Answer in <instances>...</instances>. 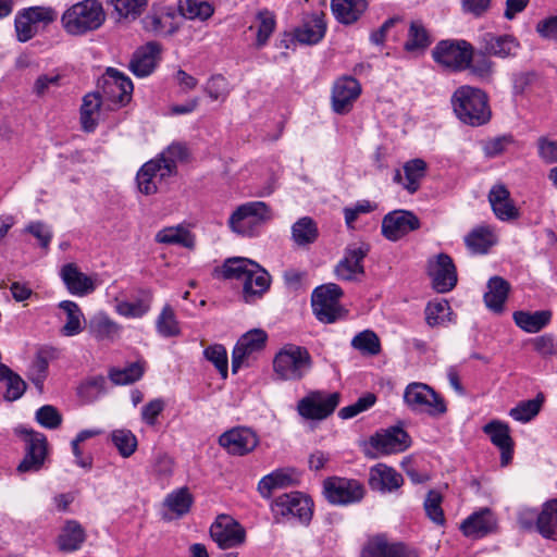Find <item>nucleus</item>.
<instances>
[{
	"instance_id": "3c124183",
	"label": "nucleus",
	"mask_w": 557,
	"mask_h": 557,
	"mask_svg": "<svg viewBox=\"0 0 557 557\" xmlns=\"http://www.w3.org/2000/svg\"><path fill=\"white\" fill-rule=\"evenodd\" d=\"M178 9L186 18L200 21L208 20L214 12L209 2L197 0H180Z\"/></svg>"
},
{
	"instance_id": "9b49d317",
	"label": "nucleus",
	"mask_w": 557,
	"mask_h": 557,
	"mask_svg": "<svg viewBox=\"0 0 557 557\" xmlns=\"http://www.w3.org/2000/svg\"><path fill=\"white\" fill-rule=\"evenodd\" d=\"M323 493L333 505H348L363 498L364 487L357 480L334 476L324 481Z\"/></svg>"
},
{
	"instance_id": "a18cd8bd",
	"label": "nucleus",
	"mask_w": 557,
	"mask_h": 557,
	"mask_svg": "<svg viewBox=\"0 0 557 557\" xmlns=\"http://www.w3.org/2000/svg\"><path fill=\"white\" fill-rule=\"evenodd\" d=\"M85 537V531L82 525L75 520H70L59 536V548L63 552L76 550L82 546Z\"/></svg>"
},
{
	"instance_id": "ea45409f",
	"label": "nucleus",
	"mask_w": 557,
	"mask_h": 557,
	"mask_svg": "<svg viewBox=\"0 0 557 557\" xmlns=\"http://www.w3.org/2000/svg\"><path fill=\"white\" fill-rule=\"evenodd\" d=\"M292 471L278 469L263 476L258 483V491L263 498H270L273 490L293 486L296 480Z\"/></svg>"
},
{
	"instance_id": "f257e3e1",
	"label": "nucleus",
	"mask_w": 557,
	"mask_h": 557,
	"mask_svg": "<svg viewBox=\"0 0 557 557\" xmlns=\"http://www.w3.org/2000/svg\"><path fill=\"white\" fill-rule=\"evenodd\" d=\"M486 94L475 87L461 86L451 97V104L457 117L465 124L480 126L491 119Z\"/></svg>"
},
{
	"instance_id": "c85d7f7f",
	"label": "nucleus",
	"mask_w": 557,
	"mask_h": 557,
	"mask_svg": "<svg viewBox=\"0 0 557 557\" xmlns=\"http://www.w3.org/2000/svg\"><path fill=\"white\" fill-rule=\"evenodd\" d=\"M61 277L67 290L77 296H85L95 290L96 285L91 277L81 272L74 263H67L61 269Z\"/></svg>"
},
{
	"instance_id": "0e129e2a",
	"label": "nucleus",
	"mask_w": 557,
	"mask_h": 557,
	"mask_svg": "<svg viewBox=\"0 0 557 557\" xmlns=\"http://www.w3.org/2000/svg\"><path fill=\"white\" fill-rule=\"evenodd\" d=\"M394 543H388L384 536L370 539L361 550V557H391Z\"/></svg>"
},
{
	"instance_id": "e433bc0d",
	"label": "nucleus",
	"mask_w": 557,
	"mask_h": 557,
	"mask_svg": "<svg viewBox=\"0 0 557 557\" xmlns=\"http://www.w3.org/2000/svg\"><path fill=\"white\" fill-rule=\"evenodd\" d=\"M58 350L53 347H42L38 350L36 358L29 370V380L34 383L37 389L41 393L44 389V382L47 377L49 362L57 358Z\"/></svg>"
},
{
	"instance_id": "7c9ffc66",
	"label": "nucleus",
	"mask_w": 557,
	"mask_h": 557,
	"mask_svg": "<svg viewBox=\"0 0 557 557\" xmlns=\"http://www.w3.org/2000/svg\"><path fill=\"white\" fill-rule=\"evenodd\" d=\"M152 292L150 289H139L138 297L134 301L115 299V311L122 317L138 319L144 317L151 308Z\"/></svg>"
},
{
	"instance_id": "f3484780",
	"label": "nucleus",
	"mask_w": 557,
	"mask_h": 557,
	"mask_svg": "<svg viewBox=\"0 0 557 557\" xmlns=\"http://www.w3.org/2000/svg\"><path fill=\"white\" fill-rule=\"evenodd\" d=\"M429 274L434 289L438 293H447L457 284L456 267L446 253H440L434 261L429 262Z\"/></svg>"
},
{
	"instance_id": "a19ab883",
	"label": "nucleus",
	"mask_w": 557,
	"mask_h": 557,
	"mask_svg": "<svg viewBox=\"0 0 557 557\" xmlns=\"http://www.w3.org/2000/svg\"><path fill=\"white\" fill-rule=\"evenodd\" d=\"M156 242L166 245H180L188 249L195 247V236L182 225L160 230L156 235Z\"/></svg>"
},
{
	"instance_id": "9d476101",
	"label": "nucleus",
	"mask_w": 557,
	"mask_h": 557,
	"mask_svg": "<svg viewBox=\"0 0 557 557\" xmlns=\"http://www.w3.org/2000/svg\"><path fill=\"white\" fill-rule=\"evenodd\" d=\"M271 509L276 519L292 517L307 524L312 518V502L300 492L277 496L272 503Z\"/></svg>"
},
{
	"instance_id": "ddd939ff",
	"label": "nucleus",
	"mask_w": 557,
	"mask_h": 557,
	"mask_svg": "<svg viewBox=\"0 0 557 557\" xmlns=\"http://www.w3.org/2000/svg\"><path fill=\"white\" fill-rule=\"evenodd\" d=\"M212 540L222 549L242 545L246 539L245 529L233 518L221 515L210 527Z\"/></svg>"
},
{
	"instance_id": "6e6552de",
	"label": "nucleus",
	"mask_w": 557,
	"mask_h": 557,
	"mask_svg": "<svg viewBox=\"0 0 557 557\" xmlns=\"http://www.w3.org/2000/svg\"><path fill=\"white\" fill-rule=\"evenodd\" d=\"M404 400L411 410L425 412L432 417L442 416L447 411L444 399L424 383L408 384L404 393Z\"/></svg>"
},
{
	"instance_id": "680f3d73",
	"label": "nucleus",
	"mask_w": 557,
	"mask_h": 557,
	"mask_svg": "<svg viewBox=\"0 0 557 557\" xmlns=\"http://www.w3.org/2000/svg\"><path fill=\"white\" fill-rule=\"evenodd\" d=\"M120 17L135 20L147 5V0H109Z\"/></svg>"
},
{
	"instance_id": "a878e982",
	"label": "nucleus",
	"mask_w": 557,
	"mask_h": 557,
	"mask_svg": "<svg viewBox=\"0 0 557 557\" xmlns=\"http://www.w3.org/2000/svg\"><path fill=\"white\" fill-rule=\"evenodd\" d=\"M161 51V47L156 41H149L145 46L138 48L129 63V70L138 77L150 75L157 65V59Z\"/></svg>"
},
{
	"instance_id": "cd10ccee",
	"label": "nucleus",
	"mask_w": 557,
	"mask_h": 557,
	"mask_svg": "<svg viewBox=\"0 0 557 557\" xmlns=\"http://www.w3.org/2000/svg\"><path fill=\"white\" fill-rule=\"evenodd\" d=\"M403 483L401 474L384 463H379L370 469L369 485L373 491L393 492L398 490Z\"/></svg>"
},
{
	"instance_id": "774afa93",
	"label": "nucleus",
	"mask_w": 557,
	"mask_h": 557,
	"mask_svg": "<svg viewBox=\"0 0 557 557\" xmlns=\"http://www.w3.org/2000/svg\"><path fill=\"white\" fill-rule=\"evenodd\" d=\"M36 421L44 428L54 430L62 423V416L51 405H45L36 411Z\"/></svg>"
},
{
	"instance_id": "5701e85b",
	"label": "nucleus",
	"mask_w": 557,
	"mask_h": 557,
	"mask_svg": "<svg viewBox=\"0 0 557 557\" xmlns=\"http://www.w3.org/2000/svg\"><path fill=\"white\" fill-rule=\"evenodd\" d=\"M370 444L382 454H394L404 451L410 446V436L404 429L393 426L384 433L371 436Z\"/></svg>"
},
{
	"instance_id": "dca6fc26",
	"label": "nucleus",
	"mask_w": 557,
	"mask_h": 557,
	"mask_svg": "<svg viewBox=\"0 0 557 557\" xmlns=\"http://www.w3.org/2000/svg\"><path fill=\"white\" fill-rule=\"evenodd\" d=\"M361 94L360 83L352 76L338 78L332 88V109L337 114H347Z\"/></svg>"
},
{
	"instance_id": "2f4dec72",
	"label": "nucleus",
	"mask_w": 557,
	"mask_h": 557,
	"mask_svg": "<svg viewBox=\"0 0 557 557\" xmlns=\"http://www.w3.org/2000/svg\"><path fill=\"white\" fill-rule=\"evenodd\" d=\"M270 287V275L257 263V269L250 270L243 282V296L246 302H252L261 297Z\"/></svg>"
},
{
	"instance_id": "f704fd0d",
	"label": "nucleus",
	"mask_w": 557,
	"mask_h": 557,
	"mask_svg": "<svg viewBox=\"0 0 557 557\" xmlns=\"http://www.w3.org/2000/svg\"><path fill=\"white\" fill-rule=\"evenodd\" d=\"M367 7V0H332L331 2L334 16L343 24L355 23Z\"/></svg>"
},
{
	"instance_id": "2eb2a0df",
	"label": "nucleus",
	"mask_w": 557,
	"mask_h": 557,
	"mask_svg": "<svg viewBox=\"0 0 557 557\" xmlns=\"http://www.w3.org/2000/svg\"><path fill=\"white\" fill-rule=\"evenodd\" d=\"M219 444L231 455L245 456L258 446L259 437L251 429L237 426L222 433Z\"/></svg>"
},
{
	"instance_id": "49530a36",
	"label": "nucleus",
	"mask_w": 557,
	"mask_h": 557,
	"mask_svg": "<svg viewBox=\"0 0 557 557\" xmlns=\"http://www.w3.org/2000/svg\"><path fill=\"white\" fill-rule=\"evenodd\" d=\"M432 44L431 37L421 21H412L408 38L404 45L407 52L424 51Z\"/></svg>"
},
{
	"instance_id": "7ed1b4c3",
	"label": "nucleus",
	"mask_w": 557,
	"mask_h": 557,
	"mask_svg": "<svg viewBox=\"0 0 557 557\" xmlns=\"http://www.w3.org/2000/svg\"><path fill=\"white\" fill-rule=\"evenodd\" d=\"M104 20V11L98 1L84 0L69 8L61 22L66 33L77 36L98 29Z\"/></svg>"
},
{
	"instance_id": "79ce46f5",
	"label": "nucleus",
	"mask_w": 557,
	"mask_h": 557,
	"mask_svg": "<svg viewBox=\"0 0 557 557\" xmlns=\"http://www.w3.org/2000/svg\"><path fill=\"white\" fill-rule=\"evenodd\" d=\"M101 97L98 92L87 94L81 107V124L85 132H94L98 124Z\"/></svg>"
},
{
	"instance_id": "603ef678",
	"label": "nucleus",
	"mask_w": 557,
	"mask_h": 557,
	"mask_svg": "<svg viewBox=\"0 0 557 557\" xmlns=\"http://www.w3.org/2000/svg\"><path fill=\"white\" fill-rule=\"evenodd\" d=\"M111 441L123 458L131 457L137 449V438L132 431L126 429L113 430Z\"/></svg>"
},
{
	"instance_id": "69168bd1",
	"label": "nucleus",
	"mask_w": 557,
	"mask_h": 557,
	"mask_svg": "<svg viewBox=\"0 0 557 557\" xmlns=\"http://www.w3.org/2000/svg\"><path fill=\"white\" fill-rule=\"evenodd\" d=\"M203 356L216 368L222 377L227 376V352L223 345H210L203 350Z\"/></svg>"
},
{
	"instance_id": "473e14b6",
	"label": "nucleus",
	"mask_w": 557,
	"mask_h": 557,
	"mask_svg": "<svg viewBox=\"0 0 557 557\" xmlns=\"http://www.w3.org/2000/svg\"><path fill=\"white\" fill-rule=\"evenodd\" d=\"M510 290L509 283L500 276H493L487 283V292L484 294L486 307L495 313L504 311V305Z\"/></svg>"
},
{
	"instance_id": "c9c22d12",
	"label": "nucleus",
	"mask_w": 557,
	"mask_h": 557,
	"mask_svg": "<svg viewBox=\"0 0 557 557\" xmlns=\"http://www.w3.org/2000/svg\"><path fill=\"white\" fill-rule=\"evenodd\" d=\"M512 319L518 327L527 333H537L543 330L552 319V311L540 310L535 312L515 311Z\"/></svg>"
},
{
	"instance_id": "4468645a",
	"label": "nucleus",
	"mask_w": 557,
	"mask_h": 557,
	"mask_svg": "<svg viewBox=\"0 0 557 557\" xmlns=\"http://www.w3.org/2000/svg\"><path fill=\"white\" fill-rule=\"evenodd\" d=\"M419 227L420 221L411 211L395 210L387 213L382 220V234L392 242H397Z\"/></svg>"
},
{
	"instance_id": "5fc2aeb1",
	"label": "nucleus",
	"mask_w": 557,
	"mask_h": 557,
	"mask_svg": "<svg viewBox=\"0 0 557 557\" xmlns=\"http://www.w3.org/2000/svg\"><path fill=\"white\" fill-rule=\"evenodd\" d=\"M144 374L140 362H133L124 369H111L109 377L115 385H127L138 381Z\"/></svg>"
},
{
	"instance_id": "6e6d98bb",
	"label": "nucleus",
	"mask_w": 557,
	"mask_h": 557,
	"mask_svg": "<svg viewBox=\"0 0 557 557\" xmlns=\"http://www.w3.org/2000/svg\"><path fill=\"white\" fill-rule=\"evenodd\" d=\"M157 331L164 337L177 336L181 333L178 322L174 310L170 305H165L156 322Z\"/></svg>"
},
{
	"instance_id": "39448f33",
	"label": "nucleus",
	"mask_w": 557,
	"mask_h": 557,
	"mask_svg": "<svg viewBox=\"0 0 557 557\" xmlns=\"http://www.w3.org/2000/svg\"><path fill=\"white\" fill-rule=\"evenodd\" d=\"M342 288L335 283L317 287L311 295V306L315 318L322 323H334L345 318L347 311L339 304Z\"/></svg>"
},
{
	"instance_id": "864d4df0",
	"label": "nucleus",
	"mask_w": 557,
	"mask_h": 557,
	"mask_svg": "<svg viewBox=\"0 0 557 557\" xmlns=\"http://www.w3.org/2000/svg\"><path fill=\"white\" fill-rule=\"evenodd\" d=\"M257 20L259 25L257 30L256 45L258 48H260L267 45L269 38L275 29L276 21L275 14L268 9L260 10L257 13Z\"/></svg>"
},
{
	"instance_id": "052dcab7",
	"label": "nucleus",
	"mask_w": 557,
	"mask_h": 557,
	"mask_svg": "<svg viewBox=\"0 0 557 557\" xmlns=\"http://www.w3.org/2000/svg\"><path fill=\"white\" fill-rule=\"evenodd\" d=\"M351 346L362 354L368 355H376L380 352L381 348L377 335L370 330L358 333L352 338Z\"/></svg>"
},
{
	"instance_id": "e2e57ef3",
	"label": "nucleus",
	"mask_w": 557,
	"mask_h": 557,
	"mask_svg": "<svg viewBox=\"0 0 557 557\" xmlns=\"http://www.w3.org/2000/svg\"><path fill=\"white\" fill-rule=\"evenodd\" d=\"M481 49L476 58L469 61V66L467 67L472 75L482 81H490L494 72V62Z\"/></svg>"
},
{
	"instance_id": "1a4fd4ad",
	"label": "nucleus",
	"mask_w": 557,
	"mask_h": 557,
	"mask_svg": "<svg viewBox=\"0 0 557 557\" xmlns=\"http://www.w3.org/2000/svg\"><path fill=\"white\" fill-rule=\"evenodd\" d=\"M341 400L337 392L312 391L297 404V411L306 420H323L331 416Z\"/></svg>"
},
{
	"instance_id": "0eeeda50",
	"label": "nucleus",
	"mask_w": 557,
	"mask_h": 557,
	"mask_svg": "<svg viewBox=\"0 0 557 557\" xmlns=\"http://www.w3.org/2000/svg\"><path fill=\"white\" fill-rule=\"evenodd\" d=\"M15 434L18 435L25 444V456L17 466V471L24 473L40 470L48 454L46 436L40 432L25 426L16 428Z\"/></svg>"
},
{
	"instance_id": "aec40b11",
	"label": "nucleus",
	"mask_w": 557,
	"mask_h": 557,
	"mask_svg": "<svg viewBox=\"0 0 557 557\" xmlns=\"http://www.w3.org/2000/svg\"><path fill=\"white\" fill-rule=\"evenodd\" d=\"M369 252V246L361 244L345 250L344 258L335 267V275L342 281H354L364 274L363 259Z\"/></svg>"
},
{
	"instance_id": "4be33fe9",
	"label": "nucleus",
	"mask_w": 557,
	"mask_h": 557,
	"mask_svg": "<svg viewBox=\"0 0 557 557\" xmlns=\"http://www.w3.org/2000/svg\"><path fill=\"white\" fill-rule=\"evenodd\" d=\"M488 202L495 216L503 222L520 218V211L510 197V191L503 184L494 185L488 193Z\"/></svg>"
},
{
	"instance_id": "bb28decb",
	"label": "nucleus",
	"mask_w": 557,
	"mask_h": 557,
	"mask_svg": "<svg viewBox=\"0 0 557 557\" xmlns=\"http://www.w3.org/2000/svg\"><path fill=\"white\" fill-rule=\"evenodd\" d=\"M87 331L98 342H114L120 337L122 326L106 312L99 311L89 318Z\"/></svg>"
},
{
	"instance_id": "58836bf2",
	"label": "nucleus",
	"mask_w": 557,
	"mask_h": 557,
	"mask_svg": "<svg viewBox=\"0 0 557 557\" xmlns=\"http://www.w3.org/2000/svg\"><path fill=\"white\" fill-rule=\"evenodd\" d=\"M58 307L65 313L66 322L61 329L63 336H75L83 331L84 313L79 306L72 300H63Z\"/></svg>"
},
{
	"instance_id": "a211bd4d",
	"label": "nucleus",
	"mask_w": 557,
	"mask_h": 557,
	"mask_svg": "<svg viewBox=\"0 0 557 557\" xmlns=\"http://www.w3.org/2000/svg\"><path fill=\"white\" fill-rule=\"evenodd\" d=\"M267 333L261 329H253L245 333L236 343L232 352V371L236 373L246 358L260 351L265 346Z\"/></svg>"
},
{
	"instance_id": "de8ad7c7",
	"label": "nucleus",
	"mask_w": 557,
	"mask_h": 557,
	"mask_svg": "<svg viewBox=\"0 0 557 557\" xmlns=\"http://www.w3.org/2000/svg\"><path fill=\"white\" fill-rule=\"evenodd\" d=\"M252 269H257V262L247 258L234 257L225 260L222 274L224 278L244 282Z\"/></svg>"
},
{
	"instance_id": "338daca9",
	"label": "nucleus",
	"mask_w": 557,
	"mask_h": 557,
	"mask_svg": "<svg viewBox=\"0 0 557 557\" xmlns=\"http://www.w3.org/2000/svg\"><path fill=\"white\" fill-rule=\"evenodd\" d=\"M205 91L212 100H224L230 94L227 79L221 75H212L205 86Z\"/></svg>"
},
{
	"instance_id": "37998d69",
	"label": "nucleus",
	"mask_w": 557,
	"mask_h": 557,
	"mask_svg": "<svg viewBox=\"0 0 557 557\" xmlns=\"http://www.w3.org/2000/svg\"><path fill=\"white\" fill-rule=\"evenodd\" d=\"M161 169L154 161L146 162L137 173V184L140 193L145 195H152L158 191V181L161 182Z\"/></svg>"
},
{
	"instance_id": "f03ea898",
	"label": "nucleus",
	"mask_w": 557,
	"mask_h": 557,
	"mask_svg": "<svg viewBox=\"0 0 557 557\" xmlns=\"http://www.w3.org/2000/svg\"><path fill=\"white\" fill-rule=\"evenodd\" d=\"M313 361L306 347L284 345L274 356L273 370L283 381H300L312 369Z\"/></svg>"
},
{
	"instance_id": "c756f323",
	"label": "nucleus",
	"mask_w": 557,
	"mask_h": 557,
	"mask_svg": "<svg viewBox=\"0 0 557 557\" xmlns=\"http://www.w3.org/2000/svg\"><path fill=\"white\" fill-rule=\"evenodd\" d=\"M405 183L399 170L394 173V182L403 184L409 194H414L420 188V182L426 174V162L420 158L407 161L404 166Z\"/></svg>"
},
{
	"instance_id": "412c9836",
	"label": "nucleus",
	"mask_w": 557,
	"mask_h": 557,
	"mask_svg": "<svg viewBox=\"0 0 557 557\" xmlns=\"http://www.w3.org/2000/svg\"><path fill=\"white\" fill-rule=\"evenodd\" d=\"M493 445L500 450V466L507 467L513 456L515 442L510 436V428L506 422L492 420L483 426Z\"/></svg>"
},
{
	"instance_id": "393cba45",
	"label": "nucleus",
	"mask_w": 557,
	"mask_h": 557,
	"mask_svg": "<svg viewBox=\"0 0 557 557\" xmlns=\"http://www.w3.org/2000/svg\"><path fill=\"white\" fill-rule=\"evenodd\" d=\"M496 518L488 508H483L470 515L462 521L460 529L463 535L472 539H480L496 529Z\"/></svg>"
},
{
	"instance_id": "b1692460",
	"label": "nucleus",
	"mask_w": 557,
	"mask_h": 557,
	"mask_svg": "<svg viewBox=\"0 0 557 557\" xmlns=\"http://www.w3.org/2000/svg\"><path fill=\"white\" fill-rule=\"evenodd\" d=\"M326 23L323 13L307 14L294 29V38L302 45H315L325 35Z\"/></svg>"
},
{
	"instance_id": "13d9d810",
	"label": "nucleus",
	"mask_w": 557,
	"mask_h": 557,
	"mask_svg": "<svg viewBox=\"0 0 557 557\" xmlns=\"http://www.w3.org/2000/svg\"><path fill=\"white\" fill-rule=\"evenodd\" d=\"M443 497L440 492L435 490L429 491L423 503L426 517L437 525L445 524V516L442 509Z\"/></svg>"
},
{
	"instance_id": "20e7f679",
	"label": "nucleus",
	"mask_w": 557,
	"mask_h": 557,
	"mask_svg": "<svg viewBox=\"0 0 557 557\" xmlns=\"http://www.w3.org/2000/svg\"><path fill=\"white\" fill-rule=\"evenodd\" d=\"M272 209L263 201H249L236 208L228 219L230 228L242 236L252 237L272 220Z\"/></svg>"
},
{
	"instance_id": "f8f14e48",
	"label": "nucleus",
	"mask_w": 557,
	"mask_h": 557,
	"mask_svg": "<svg viewBox=\"0 0 557 557\" xmlns=\"http://www.w3.org/2000/svg\"><path fill=\"white\" fill-rule=\"evenodd\" d=\"M98 87L106 99L119 106H125L131 101L134 89L131 78L113 67L107 69L98 81Z\"/></svg>"
},
{
	"instance_id": "423d86ee",
	"label": "nucleus",
	"mask_w": 557,
	"mask_h": 557,
	"mask_svg": "<svg viewBox=\"0 0 557 557\" xmlns=\"http://www.w3.org/2000/svg\"><path fill=\"white\" fill-rule=\"evenodd\" d=\"M433 59L443 67L455 72L467 70L474 55L473 46L463 39L442 40L432 51Z\"/></svg>"
},
{
	"instance_id": "72a5a7b5",
	"label": "nucleus",
	"mask_w": 557,
	"mask_h": 557,
	"mask_svg": "<svg viewBox=\"0 0 557 557\" xmlns=\"http://www.w3.org/2000/svg\"><path fill=\"white\" fill-rule=\"evenodd\" d=\"M187 158V149L184 145L175 143L170 145L160 156L153 159L161 169V178L173 176L177 173V162Z\"/></svg>"
},
{
	"instance_id": "4d7b16f0",
	"label": "nucleus",
	"mask_w": 557,
	"mask_h": 557,
	"mask_svg": "<svg viewBox=\"0 0 557 557\" xmlns=\"http://www.w3.org/2000/svg\"><path fill=\"white\" fill-rule=\"evenodd\" d=\"M465 242L472 252L485 253L493 245L492 233L488 228L479 227L469 233Z\"/></svg>"
},
{
	"instance_id": "c03bdc74",
	"label": "nucleus",
	"mask_w": 557,
	"mask_h": 557,
	"mask_svg": "<svg viewBox=\"0 0 557 557\" xmlns=\"http://www.w3.org/2000/svg\"><path fill=\"white\" fill-rule=\"evenodd\" d=\"M536 530L545 539H555L557 528V498L544 504L537 513Z\"/></svg>"
},
{
	"instance_id": "4c0bfd02",
	"label": "nucleus",
	"mask_w": 557,
	"mask_h": 557,
	"mask_svg": "<svg viewBox=\"0 0 557 557\" xmlns=\"http://www.w3.org/2000/svg\"><path fill=\"white\" fill-rule=\"evenodd\" d=\"M194 498L187 487H181L170 493L163 506L172 513V516H164L168 519L181 518L188 513L193 505Z\"/></svg>"
},
{
	"instance_id": "8fccbe9b",
	"label": "nucleus",
	"mask_w": 557,
	"mask_h": 557,
	"mask_svg": "<svg viewBox=\"0 0 557 557\" xmlns=\"http://www.w3.org/2000/svg\"><path fill=\"white\" fill-rule=\"evenodd\" d=\"M292 235L297 245L305 246L315 242L319 232L315 222L309 216H304L294 223Z\"/></svg>"
},
{
	"instance_id": "bf43d9fd",
	"label": "nucleus",
	"mask_w": 557,
	"mask_h": 557,
	"mask_svg": "<svg viewBox=\"0 0 557 557\" xmlns=\"http://www.w3.org/2000/svg\"><path fill=\"white\" fill-rule=\"evenodd\" d=\"M106 384L102 375L90 377L79 385L78 395L86 403H91L106 392Z\"/></svg>"
},
{
	"instance_id": "6ab92c4d",
	"label": "nucleus",
	"mask_w": 557,
	"mask_h": 557,
	"mask_svg": "<svg viewBox=\"0 0 557 557\" xmlns=\"http://www.w3.org/2000/svg\"><path fill=\"white\" fill-rule=\"evenodd\" d=\"M479 42L485 54L500 59L513 58L520 49L519 40L509 34L496 35L487 32L480 36Z\"/></svg>"
},
{
	"instance_id": "09e8293b",
	"label": "nucleus",
	"mask_w": 557,
	"mask_h": 557,
	"mask_svg": "<svg viewBox=\"0 0 557 557\" xmlns=\"http://www.w3.org/2000/svg\"><path fill=\"white\" fill-rule=\"evenodd\" d=\"M543 403L544 395L540 393L534 399L518 403L516 407L510 409L509 416L516 421L527 423L539 414Z\"/></svg>"
}]
</instances>
